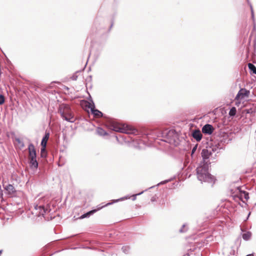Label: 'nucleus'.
Instances as JSON below:
<instances>
[{
  "instance_id": "5701e85b",
  "label": "nucleus",
  "mask_w": 256,
  "mask_h": 256,
  "mask_svg": "<svg viewBox=\"0 0 256 256\" xmlns=\"http://www.w3.org/2000/svg\"><path fill=\"white\" fill-rule=\"evenodd\" d=\"M122 250L124 254H127L129 252L130 248L128 246H123Z\"/></svg>"
},
{
  "instance_id": "9d476101",
  "label": "nucleus",
  "mask_w": 256,
  "mask_h": 256,
  "mask_svg": "<svg viewBox=\"0 0 256 256\" xmlns=\"http://www.w3.org/2000/svg\"><path fill=\"white\" fill-rule=\"evenodd\" d=\"M192 137L197 141L200 142L202 138V134L199 130H195L192 131Z\"/></svg>"
},
{
  "instance_id": "4be33fe9",
  "label": "nucleus",
  "mask_w": 256,
  "mask_h": 256,
  "mask_svg": "<svg viewBox=\"0 0 256 256\" xmlns=\"http://www.w3.org/2000/svg\"><path fill=\"white\" fill-rule=\"evenodd\" d=\"M130 197H124V198H120V199H118V200H114V202H113V203L114 202H118L119 200H125V199H128V198H129ZM112 203H110V202H108V204H106L104 206H108V205H110L111 204H112ZM102 208V206L101 208H99L98 210H100V208Z\"/></svg>"
},
{
  "instance_id": "f704fd0d",
  "label": "nucleus",
  "mask_w": 256,
  "mask_h": 256,
  "mask_svg": "<svg viewBox=\"0 0 256 256\" xmlns=\"http://www.w3.org/2000/svg\"><path fill=\"white\" fill-rule=\"evenodd\" d=\"M250 110H248V112H247V113H248H248H250Z\"/></svg>"
},
{
  "instance_id": "4c0bfd02",
  "label": "nucleus",
  "mask_w": 256,
  "mask_h": 256,
  "mask_svg": "<svg viewBox=\"0 0 256 256\" xmlns=\"http://www.w3.org/2000/svg\"><path fill=\"white\" fill-rule=\"evenodd\" d=\"M248 2V0H247Z\"/></svg>"
},
{
  "instance_id": "39448f33",
  "label": "nucleus",
  "mask_w": 256,
  "mask_h": 256,
  "mask_svg": "<svg viewBox=\"0 0 256 256\" xmlns=\"http://www.w3.org/2000/svg\"><path fill=\"white\" fill-rule=\"evenodd\" d=\"M201 156L202 158L203 162H201L200 163H206L208 164H210V162L209 158H212L214 159L216 156V154H215L213 156L212 150H209L208 148H204L202 151Z\"/></svg>"
},
{
  "instance_id": "a211bd4d",
  "label": "nucleus",
  "mask_w": 256,
  "mask_h": 256,
  "mask_svg": "<svg viewBox=\"0 0 256 256\" xmlns=\"http://www.w3.org/2000/svg\"><path fill=\"white\" fill-rule=\"evenodd\" d=\"M248 68L254 74H256V67L252 64L249 63L248 64Z\"/></svg>"
},
{
  "instance_id": "6ab92c4d",
  "label": "nucleus",
  "mask_w": 256,
  "mask_h": 256,
  "mask_svg": "<svg viewBox=\"0 0 256 256\" xmlns=\"http://www.w3.org/2000/svg\"><path fill=\"white\" fill-rule=\"evenodd\" d=\"M208 150H212V154L216 152L218 153L220 150L216 145L212 146V147H210Z\"/></svg>"
},
{
  "instance_id": "f8f14e48",
  "label": "nucleus",
  "mask_w": 256,
  "mask_h": 256,
  "mask_svg": "<svg viewBox=\"0 0 256 256\" xmlns=\"http://www.w3.org/2000/svg\"><path fill=\"white\" fill-rule=\"evenodd\" d=\"M29 158L30 168H37L38 162L36 160V157Z\"/></svg>"
},
{
  "instance_id": "bb28decb",
  "label": "nucleus",
  "mask_w": 256,
  "mask_h": 256,
  "mask_svg": "<svg viewBox=\"0 0 256 256\" xmlns=\"http://www.w3.org/2000/svg\"><path fill=\"white\" fill-rule=\"evenodd\" d=\"M4 102V98L2 95H0V105L3 104Z\"/></svg>"
},
{
  "instance_id": "4468645a",
  "label": "nucleus",
  "mask_w": 256,
  "mask_h": 256,
  "mask_svg": "<svg viewBox=\"0 0 256 256\" xmlns=\"http://www.w3.org/2000/svg\"><path fill=\"white\" fill-rule=\"evenodd\" d=\"M97 211V210H90L83 214H82L80 216V219H82V218H89L90 216L92 215L93 214H94Z\"/></svg>"
},
{
  "instance_id": "6e6552de",
  "label": "nucleus",
  "mask_w": 256,
  "mask_h": 256,
  "mask_svg": "<svg viewBox=\"0 0 256 256\" xmlns=\"http://www.w3.org/2000/svg\"><path fill=\"white\" fill-rule=\"evenodd\" d=\"M214 130L213 126L210 124L204 125L202 128V132L204 134H210L212 133Z\"/></svg>"
},
{
  "instance_id": "2eb2a0df",
  "label": "nucleus",
  "mask_w": 256,
  "mask_h": 256,
  "mask_svg": "<svg viewBox=\"0 0 256 256\" xmlns=\"http://www.w3.org/2000/svg\"><path fill=\"white\" fill-rule=\"evenodd\" d=\"M50 134L48 132H46L44 136L43 137L41 142V145L42 146H46L47 141L49 138Z\"/></svg>"
},
{
  "instance_id": "2f4dec72",
  "label": "nucleus",
  "mask_w": 256,
  "mask_h": 256,
  "mask_svg": "<svg viewBox=\"0 0 256 256\" xmlns=\"http://www.w3.org/2000/svg\"><path fill=\"white\" fill-rule=\"evenodd\" d=\"M167 181H164V182H160V184H158V185L160 184H164Z\"/></svg>"
},
{
  "instance_id": "412c9836",
  "label": "nucleus",
  "mask_w": 256,
  "mask_h": 256,
  "mask_svg": "<svg viewBox=\"0 0 256 256\" xmlns=\"http://www.w3.org/2000/svg\"><path fill=\"white\" fill-rule=\"evenodd\" d=\"M16 142L19 144L20 148H22L24 147V144L20 138H16Z\"/></svg>"
},
{
  "instance_id": "e433bc0d",
  "label": "nucleus",
  "mask_w": 256,
  "mask_h": 256,
  "mask_svg": "<svg viewBox=\"0 0 256 256\" xmlns=\"http://www.w3.org/2000/svg\"><path fill=\"white\" fill-rule=\"evenodd\" d=\"M146 134V136H148V135H150V134Z\"/></svg>"
},
{
  "instance_id": "f3484780",
  "label": "nucleus",
  "mask_w": 256,
  "mask_h": 256,
  "mask_svg": "<svg viewBox=\"0 0 256 256\" xmlns=\"http://www.w3.org/2000/svg\"><path fill=\"white\" fill-rule=\"evenodd\" d=\"M252 236V233L250 232H246L242 234V238L245 240H250Z\"/></svg>"
},
{
  "instance_id": "423d86ee",
  "label": "nucleus",
  "mask_w": 256,
  "mask_h": 256,
  "mask_svg": "<svg viewBox=\"0 0 256 256\" xmlns=\"http://www.w3.org/2000/svg\"><path fill=\"white\" fill-rule=\"evenodd\" d=\"M88 108H90L92 113L95 117L100 118L103 116V114L100 111L95 108L94 104L92 102V104H89Z\"/></svg>"
},
{
  "instance_id": "b1692460",
  "label": "nucleus",
  "mask_w": 256,
  "mask_h": 256,
  "mask_svg": "<svg viewBox=\"0 0 256 256\" xmlns=\"http://www.w3.org/2000/svg\"><path fill=\"white\" fill-rule=\"evenodd\" d=\"M188 230L187 225L186 224H184L182 227V228L179 230V232L181 233L185 232Z\"/></svg>"
},
{
  "instance_id": "dca6fc26",
  "label": "nucleus",
  "mask_w": 256,
  "mask_h": 256,
  "mask_svg": "<svg viewBox=\"0 0 256 256\" xmlns=\"http://www.w3.org/2000/svg\"><path fill=\"white\" fill-rule=\"evenodd\" d=\"M96 133L100 136H104L108 134L102 128H98L96 129Z\"/></svg>"
},
{
  "instance_id": "20e7f679",
  "label": "nucleus",
  "mask_w": 256,
  "mask_h": 256,
  "mask_svg": "<svg viewBox=\"0 0 256 256\" xmlns=\"http://www.w3.org/2000/svg\"><path fill=\"white\" fill-rule=\"evenodd\" d=\"M58 112L60 114L62 117L66 120L73 122L74 121V118L73 116L68 105L62 104L60 106Z\"/></svg>"
},
{
  "instance_id": "aec40b11",
  "label": "nucleus",
  "mask_w": 256,
  "mask_h": 256,
  "mask_svg": "<svg viewBox=\"0 0 256 256\" xmlns=\"http://www.w3.org/2000/svg\"><path fill=\"white\" fill-rule=\"evenodd\" d=\"M236 109L235 107H232L229 112V115L231 116H234L236 114Z\"/></svg>"
},
{
  "instance_id": "72a5a7b5",
  "label": "nucleus",
  "mask_w": 256,
  "mask_h": 256,
  "mask_svg": "<svg viewBox=\"0 0 256 256\" xmlns=\"http://www.w3.org/2000/svg\"><path fill=\"white\" fill-rule=\"evenodd\" d=\"M143 142V141H142V140H140V142H138V144H140L141 143H142Z\"/></svg>"
},
{
  "instance_id": "c85d7f7f",
  "label": "nucleus",
  "mask_w": 256,
  "mask_h": 256,
  "mask_svg": "<svg viewBox=\"0 0 256 256\" xmlns=\"http://www.w3.org/2000/svg\"><path fill=\"white\" fill-rule=\"evenodd\" d=\"M244 198L246 200H248V194L246 192H244Z\"/></svg>"
},
{
  "instance_id": "cd10ccee",
  "label": "nucleus",
  "mask_w": 256,
  "mask_h": 256,
  "mask_svg": "<svg viewBox=\"0 0 256 256\" xmlns=\"http://www.w3.org/2000/svg\"><path fill=\"white\" fill-rule=\"evenodd\" d=\"M46 146H42V148H41V154H42V156H44V153L46 152Z\"/></svg>"
},
{
  "instance_id": "473e14b6",
  "label": "nucleus",
  "mask_w": 256,
  "mask_h": 256,
  "mask_svg": "<svg viewBox=\"0 0 256 256\" xmlns=\"http://www.w3.org/2000/svg\"><path fill=\"white\" fill-rule=\"evenodd\" d=\"M72 78L73 80H76V76H73Z\"/></svg>"
},
{
  "instance_id": "a878e982",
  "label": "nucleus",
  "mask_w": 256,
  "mask_h": 256,
  "mask_svg": "<svg viewBox=\"0 0 256 256\" xmlns=\"http://www.w3.org/2000/svg\"><path fill=\"white\" fill-rule=\"evenodd\" d=\"M144 192V191L138 193V194H134L132 196V200H136V196H138V195H140L141 194H142V193Z\"/></svg>"
},
{
  "instance_id": "c9c22d12",
  "label": "nucleus",
  "mask_w": 256,
  "mask_h": 256,
  "mask_svg": "<svg viewBox=\"0 0 256 256\" xmlns=\"http://www.w3.org/2000/svg\"><path fill=\"white\" fill-rule=\"evenodd\" d=\"M250 212H249V214H248V218H246V219H248V216H250Z\"/></svg>"
},
{
  "instance_id": "7ed1b4c3",
  "label": "nucleus",
  "mask_w": 256,
  "mask_h": 256,
  "mask_svg": "<svg viewBox=\"0 0 256 256\" xmlns=\"http://www.w3.org/2000/svg\"><path fill=\"white\" fill-rule=\"evenodd\" d=\"M162 136L164 138V141L172 144H178V134L174 130H165L162 132Z\"/></svg>"
},
{
  "instance_id": "0eeeda50",
  "label": "nucleus",
  "mask_w": 256,
  "mask_h": 256,
  "mask_svg": "<svg viewBox=\"0 0 256 256\" xmlns=\"http://www.w3.org/2000/svg\"><path fill=\"white\" fill-rule=\"evenodd\" d=\"M4 188L7 194L9 195L14 194L16 192V190L14 187L10 184H8L6 185L4 184Z\"/></svg>"
},
{
  "instance_id": "ddd939ff",
  "label": "nucleus",
  "mask_w": 256,
  "mask_h": 256,
  "mask_svg": "<svg viewBox=\"0 0 256 256\" xmlns=\"http://www.w3.org/2000/svg\"><path fill=\"white\" fill-rule=\"evenodd\" d=\"M248 92L247 90H245L242 89L240 90L238 92V93L236 98H244V96H248Z\"/></svg>"
},
{
  "instance_id": "393cba45",
  "label": "nucleus",
  "mask_w": 256,
  "mask_h": 256,
  "mask_svg": "<svg viewBox=\"0 0 256 256\" xmlns=\"http://www.w3.org/2000/svg\"><path fill=\"white\" fill-rule=\"evenodd\" d=\"M248 4H250V10H251V14H252V18L253 20H254V10H253V8H252V5L250 3V2H248Z\"/></svg>"
},
{
  "instance_id": "1a4fd4ad",
  "label": "nucleus",
  "mask_w": 256,
  "mask_h": 256,
  "mask_svg": "<svg viewBox=\"0 0 256 256\" xmlns=\"http://www.w3.org/2000/svg\"><path fill=\"white\" fill-rule=\"evenodd\" d=\"M35 209L36 210H38V212H36V214L38 216H44V214H46V211L47 210H46L44 207L42 206H38L36 205L35 206Z\"/></svg>"
},
{
  "instance_id": "c756f323",
  "label": "nucleus",
  "mask_w": 256,
  "mask_h": 256,
  "mask_svg": "<svg viewBox=\"0 0 256 256\" xmlns=\"http://www.w3.org/2000/svg\"><path fill=\"white\" fill-rule=\"evenodd\" d=\"M197 148V146H195L192 149V154L196 150Z\"/></svg>"
},
{
  "instance_id": "7c9ffc66",
  "label": "nucleus",
  "mask_w": 256,
  "mask_h": 256,
  "mask_svg": "<svg viewBox=\"0 0 256 256\" xmlns=\"http://www.w3.org/2000/svg\"><path fill=\"white\" fill-rule=\"evenodd\" d=\"M156 200V198L154 197H152V198H151V201L152 202H154Z\"/></svg>"
},
{
  "instance_id": "f257e3e1",
  "label": "nucleus",
  "mask_w": 256,
  "mask_h": 256,
  "mask_svg": "<svg viewBox=\"0 0 256 256\" xmlns=\"http://www.w3.org/2000/svg\"><path fill=\"white\" fill-rule=\"evenodd\" d=\"M209 165L206 163H200L196 168V175L200 181L210 183L212 186L216 179L209 172Z\"/></svg>"
},
{
  "instance_id": "f03ea898",
  "label": "nucleus",
  "mask_w": 256,
  "mask_h": 256,
  "mask_svg": "<svg viewBox=\"0 0 256 256\" xmlns=\"http://www.w3.org/2000/svg\"><path fill=\"white\" fill-rule=\"evenodd\" d=\"M108 128L115 132L132 134L136 135L138 134V130L132 127L125 124H122L114 121L110 122L108 124Z\"/></svg>"
},
{
  "instance_id": "9b49d317",
  "label": "nucleus",
  "mask_w": 256,
  "mask_h": 256,
  "mask_svg": "<svg viewBox=\"0 0 256 256\" xmlns=\"http://www.w3.org/2000/svg\"><path fill=\"white\" fill-rule=\"evenodd\" d=\"M29 158L36 157V150L34 146L32 144L28 145Z\"/></svg>"
}]
</instances>
